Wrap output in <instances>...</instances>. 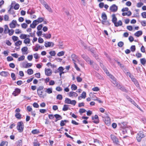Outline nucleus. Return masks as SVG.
Returning a JSON list of instances; mask_svg holds the SVG:
<instances>
[{"label":"nucleus","mask_w":146,"mask_h":146,"mask_svg":"<svg viewBox=\"0 0 146 146\" xmlns=\"http://www.w3.org/2000/svg\"><path fill=\"white\" fill-rule=\"evenodd\" d=\"M105 123L108 125L109 126L111 123L110 118L108 114L106 113L105 115L102 117Z\"/></svg>","instance_id":"obj_1"},{"label":"nucleus","mask_w":146,"mask_h":146,"mask_svg":"<svg viewBox=\"0 0 146 146\" xmlns=\"http://www.w3.org/2000/svg\"><path fill=\"white\" fill-rule=\"evenodd\" d=\"M82 57L85 60L88 64L91 65L93 66V61L91 60L85 54H83L82 55Z\"/></svg>","instance_id":"obj_2"},{"label":"nucleus","mask_w":146,"mask_h":146,"mask_svg":"<svg viewBox=\"0 0 146 146\" xmlns=\"http://www.w3.org/2000/svg\"><path fill=\"white\" fill-rule=\"evenodd\" d=\"M24 127V124L22 121H21L18 123L17 128L19 132H22L23 131Z\"/></svg>","instance_id":"obj_3"},{"label":"nucleus","mask_w":146,"mask_h":146,"mask_svg":"<svg viewBox=\"0 0 146 146\" xmlns=\"http://www.w3.org/2000/svg\"><path fill=\"white\" fill-rule=\"evenodd\" d=\"M64 102L65 104H70L75 106L76 102L75 100H71L70 99L66 98L65 99Z\"/></svg>","instance_id":"obj_4"},{"label":"nucleus","mask_w":146,"mask_h":146,"mask_svg":"<svg viewBox=\"0 0 146 146\" xmlns=\"http://www.w3.org/2000/svg\"><path fill=\"white\" fill-rule=\"evenodd\" d=\"M144 137V135L143 132L142 131H140L138 133L136 136V138L137 141L139 142L141 141L142 138Z\"/></svg>","instance_id":"obj_5"},{"label":"nucleus","mask_w":146,"mask_h":146,"mask_svg":"<svg viewBox=\"0 0 146 146\" xmlns=\"http://www.w3.org/2000/svg\"><path fill=\"white\" fill-rule=\"evenodd\" d=\"M111 138L113 141V142L116 145H119V142L118 139L115 135H110Z\"/></svg>","instance_id":"obj_6"},{"label":"nucleus","mask_w":146,"mask_h":146,"mask_svg":"<svg viewBox=\"0 0 146 146\" xmlns=\"http://www.w3.org/2000/svg\"><path fill=\"white\" fill-rule=\"evenodd\" d=\"M110 10L111 12H116L118 10V7L115 4H113L110 7Z\"/></svg>","instance_id":"obj_7"},{"label":"nucleus","mask_w":146,"mask_h":146,"mask_svg":"<svg viewBox=\"0 0 146 146\" xmlns=\"http://www.w3.org/2000/svg\"><path fill=\"white\" fill-rule=\"evenodd\" d=\"M121 128L122 129L129 128L127 127V123L126 122H121L118 123Z\"/></svg>","instance_id":"obj_8"},{"label":"nucleus","mask_w":146,"mask_h":146,"mask_svg":"<svg viewBox=\"0 0 146 146\" xmlns=\"http://www.w3.org/2000/svg\"><path fill=\"white\" fill-rule=\"evenodd\" d=\"M57 69L58 72L59 73V75L60 77L61 76L62 74H64L66 72L64 71V69L62 66L59 67Z\"/></svg>","instance_id":"obj_9"},{"label":"nucleus","mask_w":146,"mask_h":146,"mask_svg":"<svg viewBox=\"0 0 146 146\" xmlns=\"http://www.w3.org/2000/svg\"><path fill=\"white\" fill-rule=\"evenodd\" d=\"M45 74L47 76H50L52 74V70L50 69L46 68L45 69Z\"/></svg>","instance_id":"obj_10"},{"label":"nucleus","mask_w":146,"mask_h":146,"mask_svg":"<svg viewBox=\"0 0 146 146\" xmlns=\"http://www.w3.org/2000/svg\"><path fill=\"white\" fill-rule=\"evenodd\" d=\"M17 22L16 20H13L12 22L9 24L10 27L11 28H14L15 27Z\"/></svg>","instance_id":"obj_11"},{"label":"nucleus","mask_w":146,"mask_h":146,"mask_svg":"<svg viewBox=\"0 0 146 146\" xmlns=\"http://www.w3.org/2000/svg\"><path fill=\"white\" fill-rule=\"evenodd\" d=\"M54 45V44L53 42H45L44 46L46 47H49L51 46L53 47Z\"/></svg>","instance_id":"obj_12"},{"label":"nucleus","mask_w":146,"mask_h":146,"mask_svg":"<svg viewBox=\"0 0 146 146\" xmlns=\"http://www.w3.org/2000/svg\"><path fill=\"white\" fill-rule=\"evenodd\" d=\"M21 92L20 89L18 88H16L15 89V91H14L13 93L12 94L15 96H16L18 95Z\"/></svg>","instance_id":"obj_13"},{"label":"nucleus","mask_w":146,"mask_h":146,"mask_svg":"<svg viewBox=\"0 0 146 146\" xmlns=\"http://www.w3.org/2000/svg\"><path fill=\"white\" fill-rule=\"evenodd\" d=\"M68 95L70 97H76L78 96V95L76 93L72 91L68 93Z\"/></svg>","instance_id":"obj_14"},{"label":"nucleus","mask_w":146,"mask_h":146,"mask_svg":"<svg viewBox=\"0 0 146 146\" xmlns=\"http://www.w3.org/2000/svg\"><path fill=\"white\" fill-rule=\"evenodd\" d=\"M92 120H94V119H96V121H93V122L96 123H98L99 122L98 117L97 115H96L94 116V117H92Z\"/></svg>","instance_id":"obj_15"},{"label":"nucleus","mask_w":146,"mask_h":146,"mask_svg":"<svg viewBox=\"0 0 146 146\" xmlns=\"http://www.w3.org/2000/svg\"><path fill=\"white\" fill-rule=\"evenodd\" d=\"M0 75L1 76L7 77L9 75V73L7 72L2 71L0 72Z\"/></svg>","instance_id":"obj_16"},{"label":"nucleus","mask_w":146,"mask_h":146,"mask_svg":"<svg viewBox=\"0 0 146 146\" xmlns=\"http://www.w3.org/2000/svg\"><path fill=\"white\" fill-rule=\"evenodd\" d=\"M44 6L45 8H46L49 12L51 13L52 12V10L47 3L45 4Z\"/></svg>","instance_id":"obj_17"},{"label":"nucleus","mask_w":146,"mask_h":146,"mask_svg":"<svg viewBox=\"0 0 146 146\" xmlns=\"http://www.w3.org/2000/svg\"><path fill=\"white\" fill-rule=\"evenodd\" d=\"M112 22L114 24H115V23L117 21V18L115 16V14H113L112 15Z\"/></svg>","instance_id":"obj_18"},{"label":"nucleus","mask_w":146,"mask_h":146,"mask_svg":"<svg viewBox=\"0 0 146 146\" xmlns=\"http://www.w3.org/2000/svg\"><path fill=\"white\" fill-rule=\"evenodd\" d=\"M71 57L72 60L74 62V63L76 62V60H78V56L75 54H72Z\"/></svg>","instance_id":"obj_19"},{"label":"nucleus","mask_w":146,"mask_h":146,"mask_svg":"<svg viewBox=\"0 0 146 146\" xmlns=\"http://www.w3.org/2000/svg\"><path fill=\"white\" fill-rule=\"evenodd\" d=\"M132 81L133 82L137 87H138L139 86V84L138 82V81L136 80V79L134 78V77L131 79Z\"/></svg>","instance_id":"obj_20"},{"label":"nucleus","mask_w":146,"mask_h":146,"mask_svg":"<svg viewBox=\"0 0 146 146\" xmlns=\"http://www.w3.org/2000/svg\"><path fill=\"white\" fill-rule=\"evenodd\" d=\"M142 33H143L142 31H138L134 34V35L135 36L138 37L142 35Z\"/></svg>","instance_id":"obj_21"},{"label":"nucleus","mask_w":146,"mask_h":146,"mask_svg":"<svg viewBox=\"0 0 146 146\" xmlns=\"http://www.w3.org/2000/svg\"><path fill=\"white\" fill-rule=\"evenodd\" d=\"M37 92L39 96V97L40 98H44V96L42 95V91L40 90H37Z\"/></svg>","instance_id":"obj_22"},{"label":"nucleus","mask_w":146,"mask_h":146,"mask_svg":"<svg viewBox=\"0 0 146 146\" xmlns=\"http://www.w3.org/2000/svg\"><path fill=\"white\" fill-rule=\"evenodd\" d=\"M9 28L8 27V26L7 25H5L4 26V33L5 34H7L8 33V31H7V30L9 31Z\"/></svg>","instance_id":"obj_23"},{"label":"nucleus","mask_w":146,"mask_h":146,"mask_svg":"<svg viewBox=\"0 0 146 146\" xmlns=\"http://www.w3.org/2000/svg\"><path fill=\"white\" fill-rule=\"evenodd\" d=\"M114 24V25L115 27H117L119 26H121L122 24V23L121 20L117 22H116Z\"/></svg>","instance_id":"obj_24"},{"label":"nucleus","mask_w":146,"mask_h":146,"mask_svg":"<svg viewBox=\"0 0 146 146\" xmlns=\"http://www.w3.org/2000/svg\"><path fill=\"white\" fill-rule=\"evenodd\" d=\"M116 80V79H115V80H113L112 81V82H113V84L114 85L116 86L117 87H120V84H118Z\"/></svg>","instance_id":"obj_25"},{"label":"nucleus","mask_w":146,"mask_h":146,"mask_svg":"<svg viewBox=\"0 0 146 146\" xmlns=\"http://www.w3.org/2000/svg\"><path fill=\"white\" fill-rule=\"evenodd\" d=\"M22 141L21 140H19L16 141V144L17 146H21L22 145Z\"/></svg>","instance_id":"obj_26"},{"label":"nucleus","mask_w":146,"mask_h":146,"mask_svg":"<svg viewBox=\"0 0 146 146\" xmlns=\"http://www.w3.org/2000/svg\"><path fill=\"white\" fill-rule=\"evenodd\" d=\"M24 43L25 44H30V40L29 38H27L24 40Z\"/></svg>","instance_id":"obj_27"},{"label":"nucleus","mask_w":146,"mask_h":146,"mask_svg":"<svg viewBox=\"0 0 146 146\" xmlns=\"http://www.w3.org/2000/svg\"><path fill=\"white\" fill-rule=\"evenodd\" d=\"M15 116L16 118L18 119H21V115L19 113H16Z\"/></svg>","instance_id":"obj_28"},{"label":"nucleus","mask_w":146,"mask_h":146,"mask_svg":"<svg viewBox=\"0 0 146 146\" xmlns=\"http://www.w3.org/2000/svg\"><path fill=\"white\" fill-rule=\"evenodd\" d=\"M54 116L56 118V119H58L59 120H60L62 118V116L58 114H56L54 115Z\"/></svg>","instance_id":"obj_29"},{"label":"nucleus","mask_w":146,"mask_h":146,"mask_svg":"<svg viewBox=\"0 0 146 146\" xmlns=\"http://www.w3.org/2000/svg\"><path fill=\"white\" fill-rule=\"evenodd\" d=\"M102 17L104 20H106L107 19V17L105 13H103L102 14Z\"/></svg>","instance_id":"obj_30"},{"label":"nucleus","mask_w":146,"mask_h":146,"mask_svg":"<svg viewBox=\"0 0 146 146\" xmlns=\"http://www.w3.org/2000/svg\"><path fill=\"white\" fill-rule=\"evenodd\" d=\"M127 98L130 101L132 104H133L135 106H136V105H137V104L135 102L129 97H127Z\"/></svg>","instance_id":"obj_31"},{"label":"nucleus","mask_w":146,"mask_h":146,"mask_svg":"<svg viewBox=\"0 0 146 146\" xmlns=\"http://www.w3.org/2000/svg\"><path fill=\"white\" fill-rule=\"evenodd\" d=\"M52 88H49L46 89L45 92H46L48 94H50L52 93Z\"/></svg>","instance_id":"obj_32"},{"label":"nucleus","mask_w":146,"mask_h":146,"mask_svg":"<svg viewBox=\"0 0 146 146\" xmlns=\"http://www.w3.org/2000/svg\"><path fill=\"white\" fill-rule=\"evenodd\" d=\"M20 37L21 39H25L27 37V35L25 34H21L20 36Z\"/></svg>","instance_id":"obj_33"},{"label":"nucleus","mask_w":146,"mask_h":146,"mask_svg":"<svg viewBox=\"0 0 146 146\" xmlns=\"http://www.w3.org/2000/svg\"><path fill=\"white\" fill-rule=\"evenodd\" d=\"M68 105L65 104L64 105L62 108V110L63 111H66L68 110Z\"/></svg>","instance_id":"obj_34"},{"label":"nucleus","mask_w":146,"mask_h":146,"mask_svg":"<svg viewBox=\"0 0 146 146\" xmlns=\"http://www.w3.org/2000/svg\"><path fill=\"white\" fill-rule=\"evenodd\" d=\"M118 88L120 89L121 90L125 92H127V90L125 89L124 87L123 86H121V85H120V87H117Z\"/></svg>","instance_id":"obj_35"},{"label":"nucleus","mask_w":146,"mask_h":146,"mask_svg":"<svg viewBox=\"0 0 146 146\" xmlns=\"http://www.w3.org/2000/svg\"><path fill=\"white\" fill-rule=\"evenodd\" d=\"M8 143L6 141H2L0 144V146H3L5 145H8Z\"/></svg>","instance_id":"obj_36"},{"label":"nucleus","mask_w":146,"mask_h":146,"mask_svg":"<svg viewBox=\"0 0 146 146\" xmlns=\"http://www.w3.org/2000/svg\"><path fill=\"white\" fill-rule=\"evenodd\" d=\"M27 72L29 75H31L33 74V71L32 69H29L27 70Z\"/></svg>","instance_id":"obj_37"},{"label":"nucleus","mask_w":146,"mask_h":146,"mask_svg":"<svg viewBox=\"0 0 146 146\" xmlns=\"http://www.w3.org/2000/svg\"><path fill=\"white\" fill-rule=\"evenodd\" d=\"M77 88V86L74 84H72L71 86V89L72 90H76Z\"/></svg>","instance_id":"obj_38"},{"label":"nucleus","mask_w":146,"mask_h":146,"mask_svg":"<svg viewBox=\"0 0 146 146\" xmlns=\"http://www.w3.org/2000/svg\"><path fill=\"white\" fill-rule=\"evenodd\" d=\"M146 61V60L145 58H143L140 59V62L143 65L145 64Z\"/></svg>","instance_id":"obj_39"},{"label":"nucleus","mask_w":146,"mask_h":146,"mask_svg":"<svg viewBox=\"0 0 146 146\" xmlns=\"http://www.w3.org/2000/svg\"><path fill=\"white\" fill-rule=\"evenodd\" d=\"M22 42L21 41L19 40L15 43V45L16 46H18L21 44Z\"/></svg>","instance_id":"obj_40"},{"label":"nucleus","mask_w":146,"mask_h":146,"mask_svg":"<svg viewBox=\"0 0 146 146\" xmlns=\"http://www.w3.org/2000/svg\"><path fill=\"white\" fill-rule=\"evenodd\" d=\"M65 52L64 51H62L58 52L57 54V55L59 56H63Z\"/></svg>","instance_id":"obj_41"},{"label":"nucleus","mask_w":146,"mask_h":146,"mask_svg":"<svg viewBox=\"0 0 146 146\" xmlns=\"http://www.w3.org/2000/svg\"><path fill=\"white\" fill-rule=\"evenodd\" d=\"M31 133H32L35 134L39 133V131L38 130H37V129H35L33 130L32 131Z\"/></svg>","instance_id":"obj_42"},{"label":"nucleus","mask_w":146,"mask_h":146,"mask_svg":"<svg viewBox=\"0 0 146 146\" xmlns=\"http://www.w3.org/2000/svg\"><path fill=\"white\" fill-rule=\"evenodd\" d=\"M28 50V48L26 46L23 47L21 49V50L23 52H25Z\"/></svg>","instance_id":"obj_43"},{"label":"nucleus","mask_w":146,"mask_h":146,"mask_svg":"<svg viewBox=\"0 0 146 146\" xmlns=\"http://www.w3.org/2000/svg\"><path fill=\"white\" fill-rule=\"evenodd\" d=\"M40 47V46L39 44H36L35 45V48L34 49L35 51H37L38 50L39 48Z\"/></svg>","instance_id":"obj_44"},{"label":"nucleus","mask_w":146,"mask_h":146,"mask_svg":"<svg viewBox=\"0 0 146 146\" xmlns=\"http://www.w3.org/2000/svg\"><path fill=\"white\" fill-rule=\"evenodd\" d=\"M124 45V43L122 41L119 42L117 44V45L120 47H122Z\"/></svg>","instance_id":"obj_45"},{"label":"nucleus","mask_w":146,"mask_h":146,"mask_svg":"<svg viewBox=\"0 0 146 146\" xmlns=\"http://www.w3.org/2000/svg\"><path fill=\"white\" fill-rule=\"evenodd\" d=\"M92 100L94 101H97L99 103H101L102 102L99 98L97 97H96V99H94V97H92Z\"/></svg>","instance_id":"obj_46"},{"label":"nucleus","mask_w":146,"mask_h":146,"mask_svg":"<svg viewBox=\"0 0 146 146\" xmlns=\"http://www.w3.org/2000/svg\"><path fill=\"white\" fill-rule=\"evenodd\" d=\"M8 33H9V35L10 36H11L13 35L14 33V31L13 29L9 30V31H8Z\"/></svg>","instance_id":"obj_47"},{"label":"nucleus","mask_w":146,"mask_h":146,"mask_svg":"<svg viewBox=\"0 0 146 146\" xmlns=\"http://www.w3.org/2000/svg\"><path fill=\"white\" fill-rule=\"evenodd\" d=\"M82 98H85L86 97V94L85 92H83L80 96Z\"/></svg>","instance_id":"obj_48"},{"label":"nucleus","mask_w":146,"mask_h":146,"mask_svg":"<svg viewBox=\"0 0 146 146\" xmlns=\"http://www.w3.org/2000/svg\"><path fill=\"white\" fill-rule=\"evenodd\" d=\"M130 49L131 51L134 52L136 48L135 45H132L130 47Z\"/></svg>","instance_id":"obj_49"},{"label":"nucleus","mask_w":146,"mask_h":146,"mask_svg":"<svg viewBox=\"0 0 146 146\" xmlns=\"http://www.w3.org/2000/svg\"><path fill=\"white\" fill-rule=\"evenodd\" d=\"M56 99L60 100H62V96L61 95L58 94L56 96Z\"/></svg>","instance_id":"obj_50"},{"label":"nucleus","mask_w":146,"mask_h":146,"mask_svg":"<svg viewBox=\"0 0 146 146\" xmlns=\"http://www.w3.org/2000/svg\"><path fill=\"white\" fill-rule=\"evenodd\" d=\"M90 50L92 52V54H94L95 53V49L93 48H89Z\"/></svg>","instance_id":"obj_51"},{"label":"nucleus","mask_w":146,"mask_h":146,"mask_svg":"<svg viewBox=\"0 0 146 146\" xmlns=\"http://www.w3.org/2000/svg\"><path fill=\"white\" fill-rule=\"evenodd\" d=\"M86 110L84 109L80 108L79 110V112L80 113H82L85 112Z\"/></svg>","instance_id":"obj_52"},{"label":"nucleus","mask_w":146,"mask_h":146,"mask_svg":"<svg viewBox=\"0 0 146 146\" xmlns=\"http://www.w3.org/2000/svg\"><path fill=\"white\" fill-rule=\"evenodd\" d=\"M25 58V56L23 55L22 56L18 58V60L19 61L23 60Z\"/></svg>","instance_id":"obj_53"},{"label":"nucleus","mask_w":146,"mask_h":146,"mask_svg":"<svg viewBox=\"0 0 146 146\" xmlns=\"http://www.w3.org/2000/svg\"><path fill=\"white\" fill-rule=\"evenodd\" d=\"M49 54L51 56H54L56 54V53L54 51L52 50L50 51Z\"/></svg>","instance_id":"obj_54"},{"label":"nucleus","mask_w":146,"mask_h":146,"mask_svg":"<svg viewBox=\"0 0 146 146\" xmlns=\"http://www.w3.org/2000/svg\"><path fill=\"white\" fill-rule=\"evenodd\" d=\"M34 22H33V23L32 24H31L30 25V27L32 28H35L36 24H35L34 23Z\"/></svg>","instance_id":"obj_55"},{"label":"nucleus","mask_w":146,"mask_h":146,"mask_svg":"<svg viewBox=\"0 0 146 146\" xmlns=\"http://www.w3.org/2000/svg\"><path fill=\"white\" fill-rule=\"evenodd\" d=\"M12 39L14 41H17L18 39V37L15 36H13L12 37Z\"/></svg>","instance_id":"obj_56"},{"label":"nucleus","mask_w":146,"mask_h":146,"mask_svg":"<svg viewBox=\"0 0 146 146\" xmlns=\"http://www.w3.org/2000/svg\"><path fill=\"white\" fill-rule=\"evenodd\" d=\"M39 23H40L44 21V18L42 17L38 18L37 20Z\"/></svg>","instance_id":"obj_57"},{"label":"nucleus","mask_w":146,"mask_h":146,"mask_svg":"<svg viewBox=\"0 0 146 146\" xmlns=\"http://www.w3.org/2000/svg\"><path fill=\"white\" fill-rule=\"evenodd\" d=\"M92 55L95 58L96 60H98L99 59V57H98V55L97 54L95 53L94 54H92Z\"/></svg>","instance_id":"obj_58"},{"label":"nucleus","mask_w":146,"mask_h":146,"mask_svg":"<svg viewBox=\"0 0 146 146\" xmlns=\"http://www.w3.org/2000/svg\"><path fill=\"white\" fill-rule=\"evenodd\" d=\"M32 64L31 63H27L25 65V68H28V67H31L32 66Z\"/></svg>","instance_id":"obj_59"},{"label":"nucleus","mask_w":146,"mask_h":146,"mask_svg":"<svg viewBox=\"0 0 146 146\" xmlns=\"http://www.w3.org/2000/svg\"><path fill=\"white\" fill-rule=\"evenodd\" d=\"M21 27L22 28L26 29L27 27V25L25 23H23L21 24Z\"/></svg>","instance_id":"obj_60"},{"label":"nucleus","mask_w":146,"mask_h":146,"mask_svg":"<svg viewBox=\"0 0 146 146\" xmlns=\"http://www.w3.org/2000/svg\"><path fill=\"white\" fill-rule=\"evenodd\" d=\"M141 15L143 18H146V12H144L141 13Z\"/></svg>","instance_id":"obj_61"},{"label":"nucleus","mask_w":146,"mask_h":146,"mask_svg":"<svg viewBox=\"0 0 146 146\" xmlns=\"http://www.w3.org/2000/svg\"><path fill=\"white\" fill-rule=\"evenodd\" d=\"M92 90L94 91H98L100 90L99 88L97 87H95L92 89Z\"/></svg>","instance_id":"obj_62"},{"label":"nucleus","mask_w":146,"mask_h":146,"mask_svg":"<svg viewBox=\"0 0 146 146\" xmlns=\"http://www.w3.org/2000/svg\"><path fill=\"white\" fill-rule=\"evenodd\" d=\"M19 5L18 4H16L15 5L14 8L15 10H17L19 9Z\"/></svg>","instance_id":"obj_63"},{"label":"nucleus","mask_w":146,"mask_h":146,"mask_svg":"<svg viewBox=\"0 0 146 146\" xmlns=\"http://www.w3.org/2000/svg\"><path fill=\"white\" fill-rule=\"evenodd\" d=\"M141 24L143 26H146V21H142L141 22Z\"/></svg>","instance_id":"obj_64"}]
</instances>
